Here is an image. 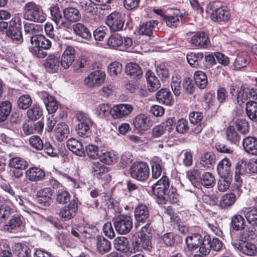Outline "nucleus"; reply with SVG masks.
I'll return each mask as SVG.
<instances>
[{
  "label": "nucleus",
  "mask_w": 257,
  "mask_h": 257,
  "mask_svg": "<svg viewBox=\"0 0 257 257\" xmlns=\"http://www.w3.org/2000/svg\"><path fill=\"white\" fill-rule=\"evenodd\" d=\"M23 17L26 20L43 23L46 20V15L41 6L34 2L26 3L23 7Z\"/></svg>",
  "instance_id": "f257e3e1"
},
{
  "label": "nucleus",
  "mask_w": 257,
  "mask_h": 257,
  "mask_svg": "<svg viewBox=\"0 0 257 257\" xmlns=\"http://www.w3.org/2000/svg\"><path fill=\"white\" fill-rule=\"evenodd\" d=\"M76 118L79 122L76 127L77 134L81 138H88L91 135L90 128L93 121L87 113L82 111L77 113Z\"/></svg>",
  "instance_id": "f03ea898"
},
{
  "label": "nucleus",
  "mask_w": 257,
  "mask_h": 257,
  "mask_svg": "<svg viewBox=\"0 0 257 257\" xmlns=\"http://www.w3.org/2000/svg\"><path fill=\"white\" fill-rule=\"evenodd\" d=\"M206 13L213 22H226L230 19V13L223 7L216 8L214 3H210L206 7Z\"/></svg>",
  "instance_id": "7ed1b4c3"
},
{
  "label": "nucleus",
  "mask_w": 257,
  "mask_h": 257,
  "mask_svg": "<svg viewBox=\"0 0 257 257\" xmlns=\"http://www.w3.org/2000/svg\"><path fill=\"white\" fill-rule=\"evenodd\" d=\"M131 176L138 181L146 180L150 175V169L148 164L144 162H135L130 168Z\"/></svg>",
  "instance_id": "20e7f679"
},
{
  "label": "nucleus",
  "mask_w": 257,
  "mask_h": 257,
  "mask_svg": "<svg viewBox=\"0 0 257 257\" xmlns=\"http://www.w3.org/2000/svg\"><path fill=\"white\" fill-rule=\"evenodd\" d=\"M169 186V180L168 177L164 176L152 186V191L157 197L159 203H166V192Z\"/></svg>",
  "instance_id": "39448f33"
},
{
  "label": "nucleus",
  "mask_w": 257,
  "mask_h": 257,
  "mask_svg": "<svg viewBox=\"0 0 257 257\" xmlns=\"http://www.w3.org/2000/svg\"><path fill=\"white\" fill-rule=\"evenodd\" d=\"M113 224L116 231L120 234H126L133 227L132 217L126 214H120L114 218Z\"/></svg>",
  "instance_id": "423d86ee"
},
{
  "label": "nucleus",
  "mask_w": 257,
  "mask_h": 257,
  "mask_svg": "<svg viewBox=\"0 0 257 257\" xmlns=\"http://www.w3.org/2000/svg\"><path fill=\"white\" fill-rule=\"evenodd\" d=\"M232 245L244 255L257 256V245L252 242L248 241L239 243L237 240H235Z\"/></svg>",
  "instance_id": "0eeeda50"
},
{
  "label": "nucleus",
  "mask_w": 257,
  "mask_h": 257,
  "mask_svg": "<svg viewBox=\"0 0 257 257\" xmlns=\"http://www.w3.org/2000/svg\"><path fill=\"white\" fill-rule=\"evenodd\" d=\"M188 15L185 13H182L179 10L176 9L174 10L172 14H167V17L165 18L166 25L171 28L175 29L178 27L181 23L185 20L187 17Z\"/></svg>",
  "instance_id": "6e6552de"
},
{
  "label": "nucleus",
  "mask_w": 257,
  "mask_h": 257,
  "mask_svg": "<svg viewBox=\"0 0 257 257\" xmlns=\"http://www.w3.org/2000/svg\"><path fill=\"white\" fill-rule=\"evenodd\" d=\"M37 94L45 104L48 113H54L59 107V103L55 98L46 91H39Z\"/></svg>",
  "instance_id": "1a4fd4ad"
},
{
  "label": "nucleus",
  "mask_w": 257,
  "mask_h": 257,
  "mask_svg": "<svg viewBox=\"0 0 257 257\" xmlns=\"http://www.w3.org/2000/svg\"><path fill=\"white\" fill-rule=\"evenodd\" d=\"M0 187L8 194V197L12 204L15 206H25L26 200L21 196L16 194L13 187L9 184L2 183Z\"/></svg>",
  "instance_id": "9d476101"
},
{
  "label": "nucleus",
  "mask_w": 257,
  "mask_h": 257,
  "mask_svg": "<svg viewBox=\"0 0 257 257\" xmlns=\"http://www.w3.org/2000/svg\"><path fill=\"white\" fill-rule=\"evenodd\" d=\"M133 110L134 107L130 104H116L111 108V115L114 119H120L128 116Z\"/></svg>",
  "instance_id": "9b49d317"
},
{
  "label": "nucleus",
  "mask_w": 257,
  "mask_h": 257,
  "mask_svg": "<svg viewBox=\"0 0 257 257\" xmlns=\"http://www.w3.org/2000/svg\"><path fill=\"white\" fill-rule=\"evenodd\" d=\"M105 76V72L101 70L93 71L85 78V84L89 87L99 86L104 82Z\"/></svg>",
  "instance_id": "f8f14e48"
},
{
  "label": "nucleus",
  "mask_w": 257,
  "mask_h": 257,
  "mask_svg": "<svg viewBox=\"0 0 257 257\" xmlns=\"http://www.w3.org/2000/svg\"><path fill=\"white\" fill-rule=\"evenodd\" d=\"M124 21L122 16L119 13L114 12L109 15L106 19V24L112 31L121 30Z\"/></svg>",
  "instance_id": "ddd939ff"
},
{
  "label": "nucleus",
  "mask_w": 257,
  "mask_h": 257,
  "mask_svg": "<svg viewBox=\"0 0 257 257\" xmlns=\"http://www.w3.org/2000/svg\"><path fill=\"white\" fill-rule=\"evenodd\" d=\"M135 128L139 132H143L149 130L152 125V121L149 115L139 114L133 120Z\"/></svg>",
  "instance_id": "4468645a"
},
{
  "label": "nucleus",
  "mask_w": 257,
  "mask_h": 257,
  "mask_svg": "<svg viewBox=\"0 0 257 257\" xmlns=\"http://www.w3.org/2000/svg\"><path fill=\"white\" fill-rule=\"evenodd\" d=\"M255 236V230L253 227H243L236 235H231V243L233 244L235 240H237L239 243L248 241L249 240L254 239Z\"/></svg>",
  "instance_id": "2eb2a0df"
},
{
  "label": "nucleus",
  "mask_w": 257,
  "mask_h": 257,
  "mask_svg": "<svg viewBox=\"0 0 257 257\" xmlns=\"http://www.w3.org/2000/svg\"><path fill=\"white\" fill-rule=\"evenodd\" d=\"M23 227V221L21 217L15 214L13 215L3 226L5 231L11 233L17 232L22 230Z\"/></svg>",
  "instance_id": "dca6fc26"
},
{
  "label": "nucleus",
  "mask_w": 257,
  "mask_h": 257,
  "mask_svg": "<svg viewBox=\"0 0 257 257\" xmlns=\"http://www.w3.org/2000/svg\"><path fill=\"white\" fill-rule=\"evenodd\" d=\"M191 44L200 49H206L210 45L208 35L203 31L196 33L191 39Z\"/></svg>",
  "instance_id": "f3484780"
},
{
  "label": "nucleus",
  "mask_w": 257,
  "mask_h": 257,
  "mask_svg": "<svg viewBox=\"0 0 257 257\" xmlns=\"http://www.w3.org/2000/svg\"><path fill=\"white\" fill-rule=\"evenodd\" d=\"M132 246L134 253L142 249L150 250L152 247L151 239L146 234H142L140 237L136 238L132 243Z\"/></svg>",
  "instance_id": "a211bd4d"
},
{
  "label": "nucleus",
  "mask_w": 257,
  "mask_h": 257,
  "mask_svg": "<svg viewBox=\"0 0 257 257\" xmlns=\"http://www.w3.org/2000/svg\"><path fill=\"white\" fill-rule=\"evenodd\" d=\"M77 210V203L74 200H73L69 202L68 205L64 206L61 209L59 215L63 220L67 221L74 217Z\"/></svg>",
  "instance_id": "6ab92c4d"
},
{
  "label": "nucleus",
  "mask_w": 257,
  "mask_h": 257,
  "mask_svg": "<svg viewBox=\"0 0 257 257\" xmlns=\"http://www.w3.org/2000/svg\"><path fill=\"white\" fill-rule=\"evenodd\" d=\"M242 146L246 154L257 156V138L250 136L246 137L242 141Z\"/></svg>",
  "instance_id": "aec40b11"
},
{
  "label": "nucleus",
  "mask_w": 257,
  "mask_h": 257,
  "mask_svg": "<svg viewBox=\"0 0 257 257\" xmlns=\"http://www.w3.org/2000/svg\"><path fill=\"white\" fill-rule=\"evenodd\" d=\"M114 248L118 251L123 252L127 255L134 253L133 247L131 248L128 239L124 236H119L115 238L113 241Z\"/></svg>",
  "instance_id": "412c9836"
},
{
  "label": "nucleus",
  "mask_w": 257,
  "mask_h": 257,
  "mask_svg": "<svg viewBox=\"0 0 257 257\" xmlns=\"http://www.w3.org/2000/svg\"><path fill=\"white\" fill-rule=\"evenodd\" d=\"M231 163L230 160L224 158L220 160L217 166V171L221 178H228L231 174Z\"/></svg>",
  "instance_id": "4be33fe9"
},
{
  "label": "nucleus",
  "mask_w": 257,
  "mask_h": 257,
  "mask_svg": "<svg viewBox=\"0 0 257 257\" xmlns=\"http://www.w3.org/2000/svg\"><path fill=\"white\" fill-rule=\"evenodd\" d=\"M69 133V127L65 122L58 123L54 128V137L58 142H62L66 140Z\"/></svg>",
  "instance_id": "5701e85b"
},
{
  "label": "nucleus",
  "mask_w": 257,
  "mask_h": 257,
  "mask_svg": "<svg viewBox=\"0 0 257 257\" xmlns=\"http://www.w3.org/2000/svg\"><path fill=\"white\" fill-rule=\"evenodd\" d=\"M215 162L216 156L212 152L204 153L200 158L199 164L204 170L212 168Z\"/></svg>",
  "instance_id": "b1692460"
},
{
  "label": "nucleus",
  "mask_w": 257,
  "mask_h": 257,
  "mask_svg": "<svg viewBox=\"0 0 257 257\" xmlns=\"http://www.w3.org/2000/svg\"><path fill=\"white\" fill-rule=\"evenodd\" d=\"M156 99L160 103L169 106L172 105L174 102L171 91L165 88H162L157 92Z\"/></svg>",
  "instance_id": "393cba45"
},
{
  "label": "nucleus",
  "mask_w": 257,
  "mask_h": 257,
  "mask_svg": "<svg viewBox=\"0 0 257 257\" xmlns=\"http://www.w3.org/2000/svg\"><path fill=\"white\" fill-rule=\"evenodd\" d=\"M52 195V190L49 187L40 189L37 193L39 203L44 206H48L50 204Z\"/></svg>",
  "instance_id": "a878e982"
},
{
  "label": "nucleus",
  "mask_w": 257,
  "mask_h": 257,
  "mask_svg": "<svg viewBox=\"0 0 257 257\" xmlns=\"http://www.w3.org/2000/svg\"><path fill=\"white\" fill-rule=\"evenodd\" d=\"M203 237L199 233H193L187 236L185 239V242L187 247L185 248V251L187 253V250H195L198 248L200 241Z\"/></svg>",
  "instance_id": "bb28decb"
},
{
  "label": "nucleus",
  "mask_w": 257,
  "mask_h": 257,
  "mask_svg": "<svg viewBox=\"0 0 257 257\" xmlns=\"http://www.w3.org/2000/svg\"><path fill=\"white\" fill-rule=\"evenodd\" d=\"M237 197L234 193H228L221 196L219 201L218 206L222 209H228L235 203Z\"/></svg>",
  "instance_id": "cd10ccee"
},
{
  "label": "nucleus",
  "mask_w": 257,
  "mask_h": 257,
  "mask_svg": "<svg viewBox=\"0 0 257 257\" xmlns=\"http://www.w3.org/2000/svg\"><path fill=\"white\" fill-rule=\"evenodd\" d=\"M68 149L80 157L85 156V151L81 143L75 139L71 138L67 141Z\"/></svg>",
  "instance_id": "c85d7f7f"
},
{
  "label": "nucleus",
  "mask_w": 257,
  "mask_h": 257,
  "mask_svg": "<svg viewBox=\"0 0 257 257\" xmlns=\"http://www.w3.org/2000/svg\"><path fill=\"white\" fill-rule=\"evenodd\" d=\"M26 176L31 181H40L45 176V173L42 169L36 167L29 168L26 172Z\"/></svg>",
  "instance_id": "c756f323"
},
{
  "label": "nucleus",
  "mask_w": 257,
  "mask_h": 257,
  "mask_svg": "<svg viewBox=\"0 0 257 257\" xmlns=\"http://www.w3.org/2000/svg\"><path fill=\"white\" fill-rule=\"evenodd\" d=\"M60 64L59 58L54 54H50L46 59L45 66L47 71L55 73L59 70Z\"/></svg>",
  "instance_id": "7c9ffc66"
},
{
  "label": "nucleus",
  "mask_w": 257,
  "mask_h": 257,
  "mask_svg": "<svg viewBox=\"0 0 257 257\" xmlns=\"http://www.w3.org/2000/svg\"><path fill=\"white\" fill-rule=\"evenodd\" d=\"M146 78L148 84V88L150 91H155L158 89L161 84L158 78L151 70H148L146 73Z\"/></svg>",
  "instance_id": "2f4dec72"
},
{
  "label": "nucleus",
  "mask_w": 257,
  "mask_h": 257,
  "mask_svg": "<svg viewBox=\"0 0 257 257\" xmlns=\"http://www.w3.org/2000/svg\"><path fill=\"white\" fill-rule=\"evenodd\" d=\"M96 244L97 249L101 254L108 252L111 248V242L103 236L96 237Z\"/></svg>",
  "instance_id": "473e14b6"
},
{
  "label": "nucleus",
  "mask_w": 257,
  "mask_h": 257,
  "mask_svg": "<svg viewBox=\"0 0 257 257\" xmlns=\"http://www.w3.org/2000/svg\"><path fill=\"white\" fill-rule=\"evenodd\" d=\"M158 22L151 20L143 23L140 25L139 33L142 35L150 36L152 35L155 28L158 25Z\"/></svg>",
  "instance_id": "72a5a7b5"
},
{
  "label": "nucleus",
  "mask_w": 257,
  "mask_h": 257,
  "mask_svg": "<svg viewBox=\"0 0 257 257\" xmlns=\"http://www.w3.org/2000/svg\"><path fill=\"white\" fill-rule=\"evenodd\" d=\"M203 56V54L201 52H190L187 54L186 59L190 66L193 68H198L202 62Z\"/></svg>",
  "instance_id": "f704fd0d"
},
{
  "label": "nucleus",
  "mask_w": 257,
  "mask_h": 257,
  "mask_svg": "<svg viewBox=\"0 0 257 257\" xmlns=\"http://www.w3.org/2000/svg\"><path fill=\"white\" fill-rule=\"evenodd\" d=\"M248 223L257 226V208L244 207L241 210Z\"/></svg>",
  "instance_id": "c9c22d12"
},
{
  "label": "nucleus",
  "mask_w": 257,
  "mask_h": 257,
  "mask_svg": "<svg viewBox=\"0 0 257 257\" xmlns=\"http://www.w3.org/2000/svg\"><path fill=\"white\" fill-rule=\"evenodd\" d=\"M63 15L65 19L71 22L78 21L81 19L79 11L75 8L68 7L63 10Z\"/></svg>",
  "instance_id": "e433bc0d"
},
{
  "label": "nucleus",
  "mask_w": 257,
  "mask_h": 257,
  "mask_svg": "<svg viewBox=\"0 0 257 257\" xmlns=\"http://www.w3.org/2000/svg\"><path fill=\"white\" fill-rule=\"evenodd\" d=\"M42 30V27L40 25L30 23H26L24 24L25 33L29 35V37L30 38L31 43L32 37L39 36L40 35L39 33Z\"/></svg>",
  "instance_id": "4c0bfd02"
},
{
  "label": "nucleus",
  "mask_w": 257,
  "mask_h": 257,
  "mask_svg": "<svg viewBox=\"0 0 257 257\" xmlns=\"http://www.w3.org/2000/svg\"><path fill=\"white\" fill-rule=\"evenodd\" d=\"M73 30L74 33L81 38L89 40L91 37V34L88 29L81 23H76L73 25Z\"/></svg>",
  "instance_id": "58836bf2"
},
{
  "label": "nucleus",
  "mask_w": 257,
  "mask_h": 257,
  "mask_svg": "<svg viewBox=\"0 0 257 257\" xmlns=\"http://www.w3.org/2000/svg\"><path fill=\"white\" fill-rule=\"evenodd\" d=\"M31 44L37 45L45 50L49 49L52 46L51 41L42 35L32 37Z\"/></svg>",
  "instance_id": "ea45409f"
},
{
  "label": "nucleus",
  "mask_w": 257,
  "mask_h": 257,
  "mask_svg": "<svg viewBox=\"0 0 257 257\" xmlns=\"http://www.w3.org/2000/svg\"><path fill=\"white\" fill-rule=\"evenodd\" d=\"M127 75L133 79L140 78L142 75V71L140 66L135 63H128L125 68Z\"/></svg>",
  "instance_id": "a19ab883"
},
{
  "label": "nucleus",
  "mask_w": 257,
  "mask_h": 257,
  "mask_svg": "<svg viewBox=\"0 0 257 257\" xmlns=\"http://www.w3.org/2000/svg\"><path fill=\"white\" fill-rule=\"evenodd\" d=\"M149 211L145 205H139L135 209V217L138 222H144L149 217Z\"/></svg>",
  "instance_id": "79ce46f5"
},
{
  "label": "nucleus",
  "mask_w": 257,
  "mask_h": 257,
  "mask_svg": "<svg viewBox=\"0 0 257 257\" xmlns=\"http://www.w3.org/2000/svg\"><path fill=\"white\" fill-rule=\"evenodd\" d=\"M118 157L117 154L112 151L101 152L99 159L101 163L107 165H111L116 162Z\"/></svg>",
  "instance_id": "37998d69"
},
{
  "label": "nucleus",
  "mask_w": 257,
  "mask_h": 257,
  "mask_svg": "<svg viewBox=\"0 0 257 257\" xmlns=\"http://www.w3.org/2000/svg\"><path fill=\"white\" fill-rule=\"evenodd\" d=\"M249 62V57L246 54L239 53L237 55L233 62V69L235 70H240L245 67Z\"/></svg>",
  "instance_id": "c03bdc74"
},
{
  "label": "nucleus",
  "mask_w": 257,
  "mask_h": 257,
  "mask_svg": "<svg viewBox=\"0 0 257 257\" xmlns=\"http://www.w3.org/2000/svg\"><path fill=\"white\" fill-rule=\"evenodd\" d=\"M245 111L248 117L252 121H257V102L248 101L245 104Z\"/></svg>",
  "instance_id": "a18cd8bd"
},
{
  "label": "nucleus",
  "mask_w": 257,
  "mask_h": 257,
  "mask_svg": "<svg viewBox=\"0 0 257 257\" xmlns=\"http://www.w3.org/2000/svg\"><path fill=\"white\" fill-rule=\"evenodd\" d=\"M28 117L32 120H36L41 118L43 115V110L38 104H34L28 109L27 112Z\"/></svg>",
  "instance_id": "49530a36"
},
{
  "label": "nucleus",
  "mask_w": 257,
  "mask_h": 257,
  "mask_svg": "<svg viewBox=\"0 0 257 257\" xmlns=\"http://www.w3.org/2000/svg\"><path fill=\"white\" fill-rule=\"evenodd\" d=\"M152 174L154 178H159L162 174V161L159 157H155L151 161Z\"/></svg>",
  "instance_id": "de8ad7c7"
},
{
  "label": "nucleus",
  "mask_w": 257,
  "mask_h": 257,
  "mask_svg": "<svg viewBox=\"0 0 257 257\" xmlns=\"http://www.w3.org/2000/svg\"><path fill=\"white\" fill-rule=\"evenodd\" d=\"M200 180L201 185L206 188H211L215 184V179L214 175L208 172L203 173L201 176Z\"/></svg>",
  "instance_id": "09e8293b"
},
{
  "label": "nucleus",
  "mask_w": 257,
  "mask_h": 257,
  "mask_svg": "<svg viewBox=\"0 0 257 257\" xmlns=\"http://www.w3.org/2000/svg\"><path fill=\"white\" fill-rule=\"evenodd\" d=\"M9 165L11 168L19 170H25L28 166V163L20 157H13L9 160Z\"/></svg>",
  "instance_id": "8fccbe9b"
},
{
  "label": "nucleus",
  "mask_w": 257,
  "mask_h": 257,
  "mask_svg": "<svg viewBox=\"0 0 257 257\" xmlns=\"http://www.w3.org/2000/svg\"><path fill=\"white\" fill-rule=\"evenodd\" d=\"M12 110V103L6 100L0 103V122L6 120Z\"/></svg>",
  "instance_id": "3c124183"
},
{
  "label": "nucleus",
  "mask_w": 257,
  "mask_h": 257,
  "mask_svg": "<svg viewBox=\"0 0 257 257\" xmlns=\"http://www.w3.org/2000/svg\"><path fill=\"white\" fill-rule=\"evenodd\" d=\"M194 78L196 85L200 88H205L208 83L206 74L202 71H197L194 75Z\"/></svg>",
  "instance_id": "603ef678"
},
{
  "label": "nucleus",
  "mask_w": 257,
  "mask_h": 257,
  "mask_svg": "<svg viewBox=\"0 0 257 257\" xmlns=\"http://www.w3.org/2000/svg\"><path fill=\"white\" fill-rule=\"evenodd\" d=\"M159 242L164 247H172L175 243V236L173 232H167L161 236Z\"/></svg>",
  "instance_id": "864d4df0"
},
{
  "label": "nucleus",
  "mask_w": 257,
  "mask_h": 257,
  "mask_svg": "<svg viewBox=\"0 0 257 257\" xmlns=\"http://www.w3.org/2000/svg\"><path fill=\"white\" fill-rule=\"evenodd\" d=\"M199 245V252L204 255L208 254L211 250V237L209 235H205Z\"/></svg>",
  "instance_id": "5fc2aeb1"
},
{
  "label": "nucleus",
  "mask_w": 257,
  "mask_h": 257,
  "mask_svg": "<svg viewBox=\"0 0 257 257\" xmlns=\"http://www.w3.org/2000/svg\"><path fill=\"white\" fill-rule=\"evenodd\" d=\"M122 44V37L118 34L111 35L107 41V45L110 48L117 49Z\"/></svg>",
  "instance_id": "6e6d98bb"
},
{
  "label": "nucleus",
  "mask_w": 257,
  "mask_h": 257,
  "mask_svg": "<svg viewBox=\"0 0 257 257\" xmlns=\"http://www.w3.org/2000/svg\"><path fill=\"white\" fill-rule=\"evenodd\" d=\"M226 138L231 144L237 145L240 141V136L233 126H229L226 131Z\"/></svg>",
  "instance_id": "4d7b16f0"
},
{
  "label": "nucleus",
  "mask_w": 257,
  "mask_h": 257,
  "mask_svg": "<svg viewBox=\"0 0 257 257\" xmlns=\"http://www.w3.org/2000/svg\"><path fill=\"white\" fill-rule=\"evenodd\" d=\"M230 225L233 229L239 231L244 226L245 220L242 216L235 214L231 217Z\"/></svg>",
  "instance_id": "13d9d810"
},
{
  "label": "nucleus",
  "mask_w": 257,
  "mask_h": 257,
  "mask_svg": "<svg viewBox=\"0 0 257 257\" xmlns=\"http://www.w3.org/2000/svg\"><path fill=\"white\" fill-rule=\"evenodd\" d=\"M91 171L93 175L97 178L107 172V168L99 162H95L91 164Z\"/></svg>",
  "instance_id": "bf43d9fd"
},
{
  "label": "nucleus",
  "mask_w": 257,
  "mask_h": 257,
  "mask_svg": "<svg viewBox=\"0 0 257 257\" xmlns=\"http://www.w3.org/2000/svg\"><path fill=\"white\" fill-rule=\"evenodd\" d=\"M122 70V66L121 63L118 62H113L111 63L107 67V71L108 74L111 77H116L120 74Z\"/></svg>",
  "instance_id": "052dcab7"
},
{
  "label": "nucleus",
  "mask_w": 257,
  "mask_h": 257,
  "mask_svg": "<svg viewBox=\"0 0 257 257\" xmlns=\"http://www.w3.org/2000/svg\"><path fill=\"white\" fill-rule=\"evenodd\" d=\"M181 79L180 76H173L171 81V87L175 96H179L181 92Z\"/></svg>",
  "instance_id": "680f3d73"
},
{
  "label": "nucleus",
  "mask_w": 257,
  "mask_h": 257,
  "mask_svg": "<svg viewBox=\"0 0 257 257\" xmlns=\"http://www.w3.org/2000/svg\"><path fill=\"white\" fill-rule=\"evenodd\" d=\"M6 34L9 38L13 40L20 42H22L23 37L21 29L8 28Z\"/></svg>",
  "instance_id": "e2e57ef3"
},
{
  "label": "nucleus",
  "mask_w": 257,
  "mask_h": 257,
  "mask_svg": "<svg viewBox=\"0 0 257 257\" xmlns=\"http://www.w3.org/2000/svg\"><path fill=\"white\" fill-rule=\"evenodd\" d=\"M111 106L106 103H101L99 104L95 109V112L100 117H105L111 113Z\"/></svg>",
  "instance_id": "0e129e2a"
},
{
  "label": "nucleus",
  "mask_w": 257,
  "mask_h": 257,
  "mask_svg": "<svg viewBox=\"0 0 257 257\" xmlns=\"http://www.w3.org/2000/svg\"><path fill=\"white\" fill-rule=\"evenodd\" d=\"M32 103L31 97L29 95H23L21 96L17 102L19 108L26 109L28 108Z\"/></svg>",
  "instance_id": "69168bd1"
},
{
  "label": "nucleus",
  "mask_w": 257,
  "mask_h": 257,
  "mask_svg": "<svg viewBox=\"0 0 257 257\" xmlns=\"http://www.w3.org/2000/svg\"><path fill=\"white\" fill-rule=\"evenodd\" d=\"M8 23V28L22 29L21 15L19 13L15 14L11 20Z\"/></svg>",
  "instance_id": "338daca9"
},
{
  "label": "nucleus",
  "mask_w": 257,
  "mask_h": 257,
  "mask_svg": "<svg viewBox=\"0 0 257 257\" xmlns=\"http://www.w3.org/2000/svg\"><path fill=\"white\" fill-rule=\"evenodd\" d=\"M0 257H12V253L8 241L0 240Z\"/></svg>",
  "instance_id": "774afa93"
}]
</instances>
